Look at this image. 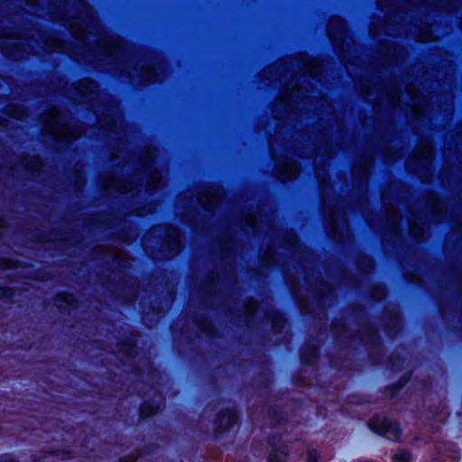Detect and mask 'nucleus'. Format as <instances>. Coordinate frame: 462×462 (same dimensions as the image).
I'll return each instance as SVG.
<instances>
[{"label": "nucleus", "mask_w": 462, "mask_h": 462, "mask_svg": "<svg viewBox=\"0 0 462 462\" xmlns=\"http://www.w3.org/2000/svg\"><path fill=\"white\" fill-rule=\"evenodd\" d=\"M369 427L372 430L384 435L386 438L396 440L400 436L399 426L391 420H388L384 418H374L370 423Z\"/></svg>", "instance_id": "obj_1"}, {"label": "nucleus", "mask_w": 462, "mask_h": 462, "mask_svg": "<svg viewBox=\"0 0 462 462\" xmlns=\"http://www.w3.org/2000/svg\"><path fill=\"white\" fill-rule=\"evenodd\" d=\"M393 459L396 461V462H409L411 460V455L408 451L406 450H398L394 456H393Z\"/></svg>", "instance_id": "obj_2"}, {"label": "nucleus", "mask_w": 462, "mask_h": 462, "mask_svg": "<svg viewBox=\"0 0 462 462\" xmlns=\"http://www.w3.org/2000/svg\"><path fill=\"white\" fill-rule=\"evenodd\" d=\"M0 462H16L13 456L5 455L0 457Z\"/></svg>", "instance_id": "obj_3"}, {"label": "nucleus", "mask_w": 462, "mask_h": 462, "mask_svg": "<svg viewBox=\"0 0 462 462\" xmlns=\"http://www.w3.org/2000/svg\"><path fill=\"white\" fill-rule=\"evenodd\" d=\"M308 461L309 462H317V453L310 452L308 455Z\"/></svg>", "instance_id": "obj_4"}]
</instances>
